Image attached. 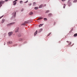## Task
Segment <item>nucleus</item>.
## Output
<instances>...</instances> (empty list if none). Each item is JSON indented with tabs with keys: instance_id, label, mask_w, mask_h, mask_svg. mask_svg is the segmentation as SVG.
<instances>
[{
	"instance_id": "f704fd0d",
	"label": "nucleus",
	"mask_w": 77,
	"mask_h": 77,
	"mask_svg": "<svg viewBox=\"0 0 77 77\" xmlns=\"http://www.w3.org/2000/svg\"><path fill=\"white\" fill-rule=\"evenodd\" d=\"M66 42H68V43L69 42L68 41H67Z\"/></svg>"
},
{
	"instance_id": "f8f14e48",
	"label": "nucleus",
	"mask_w": 77,
	"mask_h": 77,
	"mask_svg": "<svg viewBox=\"0 0 77 77\" xmlns=\"http://www.w3.org/2000/svg\"><path fill=\"white\" fill-rule=\"evenodd\" d=\"M16 13H16V12H15L14 13H13V14H14V17H16Z\"/></svg>"
},
{
	"instance_id": "473e14b6",
	"label": "nucleus",
	"mask_w": 77,
	"mask_h": 77,
	"mask_svg": "<svg viewBox=\"0 0 77 77\" xmlns=\"http://www.w3.org/2000/svg\"><path fill=\"white\" fill-rule=\"evenodd\" d=\"M65 0H62V2H63V1H65Z\"/></svg>"
},
{
	"instance_id": "b1692460",
	"label": "nucleus",
	"mask_w": 77,
	"mask_h": 77,
	"mask_svg": "<svg viewBox=\"0 0 77 77\" xmlns=\"http://www.w3.org/2000/svg\"><path fill=\"white\" fill-rule=\"evenodd\" d=\"M71 42H70V43H69V45H71Z\"/></svg>"
},
{
	"instance_id": "f3484780",
	"label": "nucleus",
	"mask_w": 77,
	"mask_h": 77,
	"mask_svg": "<svg viewBox=\"0 0 77 77\" xmlns=\"http://www.w3.org/2000/svg\"><path fill=\"white\" fill-rule=\"evenodd\" d=\"M44 21H47V18H44Z\"/></svg>"
},
{
	"instance_id": "2eb2a0df",
	"label": "nucleus",
	"mask_w": 77,
	"mask_h": 77,
	"mask_svg": "<svg viewBox=\"0 0 77 77\" xmlns=\"http://www.w3.org/2000/svg\"><path fill=\"white\" fill-rule=\"evenodd\" d=\"M5 19L2 20V23H3L5 22Z\"/></svg>"
},
{
	"instance_id": "cd10ccee",
	"label": "nucleus",
	"mask_w": 77,
	"mask_h": 77,
	"mask_svg": "<svg viewBox=\"0 0 77 77\" xmlns=\"http://www.w3.org/2000/svg\"><path fill=\"white\" fill-rule=\"evenodd\" d=\"M29 6H31V5H32V3L29 4Z\"/></svg>"
},
{
	"instance_id": "39448f33",
	"label": "nucleus",
	"mask_w": 77,
	"mask_h": 77,
	"mask_svg": "<svg viewBox=\"0 0 77 77\" xmlns=\"http://www.w3.org/2000/svg\"><path fill=\"white\" fill-rule=\"evenodd\" d=\"M18 30H19V28L18 27V28H17L16 29V30H15V32H18Z\"/></svg>"
},
{
	"instance_id": "412c9836",
	"label": "nucleus",
	"mask_w": 77,
	"mask_h": 77,
	"mask_svg": "<svg viewBox=\"0 0 77 77\" xmlns=\"http://www.w3.org/2000/svg\"><path fill=\"white\" fill-rule=\"evenodd\" d=\"M25 23L24 22V23H23V24H22V25H23V26H25Z\"/></svg>"
},
{
	"instance_id": "a878e982",
	"label": "nucleus",
	"mask_w": 77,
	"mask_h": 77,
	"mask_svg": "<svg viewBox=\"0 0 77 77\" xmlns=\"http://www.w3.org/2000/svg\"><path fill=\"white\" fill-rule=\"evenodd\" d=\"M35 4H36V2H33V5H35Z\"/></svg>"
},
{
	"instance_id": "a211bd4d",
	"label": "nucleus",
	"mask_w": 77,
	"mask_h": 77,
	"mask_svg": "<svg viewBox=\"0 0 77 77\" xmlns=\"http://www.w3.org/2000/svg\"><path fill=\"white\" fill-rule=\"evenodd\" d=\"M65 6H66V5H65V4H64L63 7V8H65Z\"/></svg>"
},
{
	"instance_id": "c85d7f7f",
	"label": "nucleus",
	"mask_w": 77,
	"mask_h": 77,
	"mask_svg": "<svg viewBox=\"0 0 77 77\" xmlns=\"http://www.w3.org/2000/svg\"><path fill=\"white\" fill-rule=\"evenodd\" d=\"M3 17V16H1V17H0V19H1V18H2V17Z\"/></svg>"
},
{
	"instance_id": "7ed1b4c3",
	"label": "nucleus",
	"mask_w": 77,
	"mask_h": 77,
	"mask_svg": "<svg viewBox=\"0 0 77 77\" xmlns=\"http://www.w3.org/2000/svg\"><path fill=\"white\" fill-rule=\"evenodd\" d=\"M13 33L12 32H9L8 33V36H11V35H12Z\"/></svg>"
},
{
	"instance_id": "aec40b11",
	"label": "nucleus",
	"mask_w": 77,
	"mask_h": 77,
	"mask_svg": "<svg viewBox=\"0 0 77 77\" xmlns=\"http://www.w3.org/2000/svg\"><path fill=\"white\" fill-rule=\"evenodd\" d=\"M51 33L50 32V33L48 35V36H50V35L51 34Z\"/></svg>"
},
{
	"instance_id": "c9c22d12",
	"label": "nucleus",
	"mask_w": 77,
	"mask_h": 77,
	"mask_svg": "<svg viewBox=\"0 0 77 77\" xmlns=\"http://www.w3.org/2000/svg\"><path fill=\"white\" fill-rule=\"evenodd\" d=\"M15 1H18V0H15Z\"/></svg>"
},
{
	"instance_id": "bb28decb",
	"label": "nucleus",
	"mask_w": 77,
	"mask_h": 77,
	"mask_svg": "<svg viewBox=\"0 0 77 77\" xmlns=\"http://www.w3.org/2000/svg\"><path fill=\"white\" fill-rule=\"evenodd\" d=\"M23 2V1H20V3H21V2Z\"/></svg>"
},
{
	"instance_id": "2f4dec72",
	"label": "nucleus",
	"mask_w": 77,
	"mask_h": 77,
	"mask_svg": "<svg viewBox=\"0 0 77 77\" xmlns=\"http://www.w3.org/2000/svg\"><path fill=\"white\" fill-rule=\"evenodd\" d=\"M21 11H23V9H22L21 10Z\"/></svg>"
},
{
	"instance_id": "393cba45",
	"label": "nucleus",
	"mask_w": 77,
	"mask_h": 77,
	"mask_svg": "<svg viewBox=\"0 0 77 77\" xmlns=\"http://www.w3.org/2000/svg\"><path fill=\"white\" fill-rule=\"evenodd\" d=\"M28 2V1H27L26 2H25V3H26Z\"/></svg>"
},
{
	"instance_id": "dca6fc26",
	"label": "nucleus",
	"mask_w": 77,
	"mask_h": 77,
	"mask_svg": "<svg viewBox=\"0 0 77 77\" xmlns=\"http://www.w3.org/2000/svg\"><path fill=\"white\" fill-rule=\"evenodd\" d=\"M77 36V33H75L74 35V36L75 37V36Z\"/></svg>"
},
{
	"instance_id": "423d86ee",
	"label": "nucleus",
	"mask_w": 77,
	"mask_h": 77,
	"mask_svg": "<svg viewBox=\"0 0 77 77\" xmlns=\"http://www.w3.org/2000/svg\"><path fill=\"white\" fill-rule=\"evenodd\" d=\"M43 19V17H39L38 18V20H42Z\"/></svg>"
},
{
	"instance_id": "f257e3e1",
	"label": "nucleus",
	"mask_w": 77,
	"mask_h": 77,
	"mask_svg": "<svg viewBox=\"0 0 77 77\" xmlns=\"http://www.w3.org/2000/svg\"><path fill=\"white\" fill-rule=\"evenodd\" d=\"M8 0H5V1H0V8L2 6V5L5 3V2H8Z\"/></svg>"
},
{
	"instance_id": "f03ea898",
	"label": "nucleus",
	"mask_w": 77,
	"mask_h": 77,
	"mask_svg": "<svg viewBox=\"0 0 77 77\" xmlns=\"http://www.w3.org/2000/svg\"><path fill=\"white\" fill-rule=\"evenodd\" d=\"M15 24V23H14V22L11 23L10 24H7V26H11V25H12V24Z\"/></svg>"
},
{
	"instance_id": "9b49d317",
	"label": "nucleus",
	"mask_w": 77,
	"mask_h": 77,
	"mask_svg": "<svg viewBox=\"0 0 77 77\" xmlns=\"http://www.w3.org/2000/svg\"><path fill=\"white\" fill-rule=\"evenodd\" d=\"M34 9L35 10H38V8L36 7L34 8Z\"/></svg>"
},
{
	"instance_id": "e433bc0d",
	"label": "nucleus",
	"mask_w": 77,
	"mask_h": 77,
	"mask_svg": "<svg viewBox=\"0 0 77 77\" xmlns=\"http://www.w3.org/2000/svg\"><path fill=\"white\" fill-rule=\"evenodd\" d=\"M4 45H5V44H4Z\"/></svg>"
},
{
	"instance_id": "7c9ffc66",
	"label": "nucleus",
	"mask_w": 77,
	"mask_h": 77,
	"mask_svg": "<svg viewBox=\"0 0 77 77\" xmlns=\"http://www.w3.org/2000/svg\"><path fill=\"white\" fill-rule=\"evenodd\" d=\"M25 24H26V23H27V22H26V21H25L24 22Z\"/></svg>"
},
{
	"instance_id": "ddd939ff",
	"label": "nucleus",
	"mask_w": 77,
	"mask_h": 77,
	"mask_svg": "<svg viewBox=\"0 0 77 77\" xmlns=\"http://www.w3.org/2000/svg\"><path fill=\"white\" fill-rule=\"evenodd\" d=\"M43 24H40L39 26V27H41V26H43Z\"/></svg>"
},
{
	"instance_id": "6ab92c4d",
	"label": "nucleus",
	"mask_w": 77,
	"mask_h": 77,
	"mask_svg": "<svg viewBox=\"0 0 77 77\" xmlns=\"http://www.w3.org/2000/svg\"><path fill=\"white\" fill-rule=\"evenodd\" d=\"M77 0H74L73 1V3H75V2H77Z\"/></svg>"
},
{
	"instance_id": "20e7f679",
	"label": "nucleus",
	"mask_w": 77,
	"mask_h": 77,
	"mask_svg": "<svg viewBox=\"0 0 77 77\" xmlns=\"http://www.w3.org/2000/svg\"><path fill=\"white\" fill-rule=\"evenodd\" d=\"M17 1H14L13 2V3H14L13 4V5H15L17 4V2H17Z\"/></svg>"
},
{
	"instance_id": "4468645a",
	"label": "nucleus",
	"mask_w": 77,
	"mask_h": 77,
	"mask_svg": "<svg viewBox=\"0 0 77 77\" xmlns=\"http://www.w3.org/2000/svg\"><path fill=\"white\" fill-rule=\"evenodd\" d=\"M51 15H52V14L51 13H50V14H49L48 15V16L49 17H50V16H51Z\"/></svg>"
},
{
	"instance_id": "4be33fe9",
	"label": "nucleus",
	"mask_w": 77,
	"mask_h": 77,
	"mask_svg": "<svg viewBox=\"0 0 77 77\" xmlns=\"http://www.w3.org/2000/svg\"><path fill=\"white\" fill-rule=\"evenodd\" d=\"M19 41H22V38H19Z\"/></svg>"
},
{
	"instance_id": "c756f323",
	"label": "nucleus",
	"mask_w": 77,
	"mask_h": 77,
	"mask_svg": "<svg viewBox=\"0 0 77 77\" xmlns=\"http://www.w3.org/2000/svg\"><path fill=\"white\" fill-rule=\"evenodd\" d=\"M9 44H12V42H9Z\"/></svg>"
},
{
	"instance_id": "1a4fd4ad",
	"label": "nucleus",
	"mask_w": 77,
	"mask_h": 77,
	"mask_svg": "<svg viewBox=\"0 0 77 77\" xmlns=\"http://www.w3.org/2000/svg\"><path fill=\"white\" fill-rule=\"evenodd\" d=\"M33 12H29V14L30 15H33Z\"/></svg>"
},
{
	"instance_id": "9d476101",
	"label": "nucleus",
	"mask_w": 77,
	"mask_h": 77,
	"mask_svg": "<svg viewBox=\"0 0 77 77\" xmlns=\"http://www.w3.org/2000/svg\"><path fill=\"white\" fill-rule=\"evenodd\" d=\"M43 6V5L41 4L39 6V8H42V7Z\"/></svg>"
},
{
	"instance_id": "6e6552de",
	"label": "nucleus",
	"mask_w": 77,
	"mask_h": 77,
	"mask_svg": "<svg viewBox=\"0 0 77 77\" xmlns=\"http://www.w3.org/2000/svg\"><path fill=\"white\" fill-rule=\"evenodd\" d=\"M37 33H38V30H36L35 31V32L34 33V36H35V35H36Z\"/></svg>"
},
{
	"instance_id": "72a5a7b5",
	"label": "nucleus",
	"mask_w": 77,
	"mask_h": 77,
	"mask_svg": "<svg viewBox=\"0 0 77 77\" xmlns=\"http://www.w3.org/2000/svg\"><path fill=\"white\" fill-rule=\"evenodd\" d=\"M44 6H46V4H45L44 5Z\"/></svg>"
},
{
	"instance_id": "5701e85b",
	"label": "nucleus",
	"mask_w": 77,
	"mask_h": 77,
	"mask_svg": "<svg viewBox=\"0 0 77 77\" xmlns=\"http://www.w3.org/2000/svg\"><path fill=\"white\" fill-rule=\"evenodd\" d=\"M48 12H49V10H48L46 11V13H48Z\"/></svg>"
},
{
	"instance_id": "0eeeda50",
	"label": "nucleus",
	"mask_w": 77,
	"mask_h": 77,
	"mask_svg": "<svg viewBox=\"0 0 77 77\" xmlns=\"http://www.w3.org/2000/svg\"><path fill=\"white\" fill-rule=\"evenodd\" d=\"M42 30H43V29L42 28H41V29H40L38 31V33H40V32L42 31Z\"/></svg>"
}]
</instances>
